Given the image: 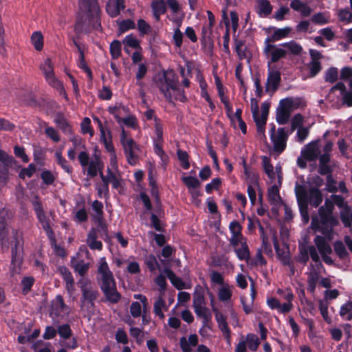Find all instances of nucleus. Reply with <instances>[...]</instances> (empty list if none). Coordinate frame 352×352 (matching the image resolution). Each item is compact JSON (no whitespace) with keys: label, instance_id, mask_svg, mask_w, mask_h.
<instances>
[{"label":"nucleus","instance_id":"nucleus-11","mask_svg":"<svg viewBox=\"0 0 352 352\" xmlns=\"http://www.w3.org/2000/svg\"><path fill=\"white\" fill-rule=\"evenodd\" d=\"M334 97L338 98V101L342 100L347 106H352V93L346 89V87L342 82L337 83L329 91L328 99L333 101Z\"/></svg>","mask_w":352,"mask_h":352},{"label":"nucleus","instance_id":"nucleus-22","mask_svg":"<svg viewBox=\"0 0 352 352\" xmlns=\"http://www.w3.org/2000/svg\"><path fill=\"white\" fill-rule=\"evenodd\" d=\"M280 80V74L278 70L274 69L268 63V76L266 83V89L267 91H275Z\"/></svg>","mask_w":352,"mask_h":352},{"label":"nucleus","instance_id":"nucleus-28","mask_svg":"<svg viewBox=\"0 0 352 352\" xmlns=\"http://www.w3.org/2000/svg\"><path fill=\"white\" fill-rule=\"evenodd\" d=\"M215 313V317L217 322L218 323V326L219 329L221 330L223 333L225 335L227 339L230 338V329L228 327V324L226 322V318L223 316V315L220 313L217 309H216V311H214Z\"/></svg>","mask_w":352,"mask_h":352},{"label":"nucleus","instance_id":"nucleus-54","mask_svg":"<svg viewBox=\"0 0 352 352\" xmlns=\"http://www.w3.org/2000/svg\"><path fill=\"white\" fill-rule=\"evenodd\" d=\"M34 160L38 165L43 166L45 160V151L43 148L38 147L34 150L33 153Z\"/></svg>","mask_w":352,"mask_h":352},{"label":"nucleus","instance_id":"nucleus-30","mask_svg":"<svg viewBox=\"0 0 352 352\" xmlns=\"http://www.w3.org/2000/svg\"><path fill=\"white\" fill-rule=\"evenodd\" d=\"M340 317L347 321L352 320V302L348 301L341 305L340 311Z\"/></svg>","mask_w":352,"mask_h":352},{"label":"nucleus","instance_id":"nucleus-5","mask_svg":"<svg viewBox=\"0 0 352 352\" xmlns=\"http://www.w3.org/2000/svg\"><path fill=\"white\" fill-rule=\"evenodd\" d=\"M156 85L163 94L166 100L175 105L174 100L176 99L172 96L171 91H176V80L175 73L173 69L164 71L162 74H159L156 78Z\"/></svg>","mask_w":352,"mask_h":352},{"label":"nucleus","instance_id":"nucleus-13","mask_svg":"<svg viewBox=\"0 0 352 352\" xmlns=\"http://www.w3.org/2000/svg\"><path fill=\"white\" fill-rule=\"evenodd\" d=\"M264 52L267 58L270 59V63L276 62L287 54V50L282 46V44L279 45H271L269 43V39L265 41Z\"/></svg>","mask_w":352,"mask_h":352},{"label":"nucleus","instance_id":"nucleus-4","mask_svg":"<svg viewBox=\"0 0 352 352\" xmlns=\"http://www.w3.org/2000/svg\"><path fill=\"white\" fill-rule=\"evenodd\" d=\"M333 208V204L326 200L324 205L319 209L318 216L312 218L311 224L313 230L320 232L329 240L332 239V228L338 223L337 219L332 215Z\"/></svg>","mask_w":352,"mask_h":352},{"label":"nucleus","instance_id":"nucleus-7","mask_svg":"<svg viewBox=\"0 0 352 352\" xmlns=\"http://www.w3.org/2000/svg\"><path fill=\"white\" fill-rule=\"evenodd\" d=\"M315 246H310L309 252L311 259L318 263L320 261V256L316 250L318 249L320 252L322 260L328 265L333 263V259L331 258L332 254V249L329 244L326 241L325 239L320 236H316L314 239Z\"/></svg>","mask_w":352,"mask_h":352},{"label":"nucleus","instance_id":"nucleus-1","mask_svg":"<svg viewBox=\"0 0 352 352\" xmlns=\"http://www.w3.org/2000/svg\"><path fill=\"white\" fill-rule=\"evenodd\" d=\"M79 7L84 15L78 16L75 23L77 34H88L101 29V10L98 0H79Z\"/></svg>","mask_w":352,"mask_h":352},{"label":"nucleus","instance_id":"nucleus-43","mask_svg":"<svg viewBox=\"0 0 352 352\" xmlns=\"http://www.w3.org/2000/svg\"><path fill=\"white\" fill-rule=\"evenodd\" d=\"M57 333L59 336L63 340L69 339L72 335V329L68 324H63L58 326Z\"/></svg>","mask_w":352,"mask_h":352},{"label":"nucleus","instance_id":"nucleus-48","mask_svg":"<svg viewBox=\"0 0 352 352\" xmlns=\"http://www.w3.org/2000/svg\"><path fill=\"white\" fill-rule=\"evenodd\" d=\"M36 170V168L35 164L31 163L28 165L27 168H23L21 169L19 173V177L22 179H24L26 176L30 178L32 177Z\"/></svg>","mask_w":352,"mask_h":352},{"label":"nucleus","instance_id":"nucleus-32","mask_svg":"<svg viewBox=\"0 0 352 352\" xmlns=\"http://www.w3.org/2000/svg\"><path fill=\"white\" fill-rule=\"evenodd\" d=\"M31 43L34 49L41 51L43 48V36L39 31L34 32L31 36Z\"/></svg>","mask_w":352,"mask_h":352},{"label":"nucleus","instance_id":"nucleus-37","mask_svg":"<svg viewBox=\"0 0 352 352\" xmlns=\"http://www.w3.org/2000/svg\"><path fill=\"white\" fill-rule=\"evenodd\" d=\"M282 46L287 50V53L289 52L294 55L300 54L302 50V47L294 41L284 43Z\"/></svg>","mask_w":352,"mask_h":352},{"label":"nucleus","instance_id":"nucleus-40","mask_svg":"<svg viewBox=\"0 0 352 352\" xmlns=\"http://www.w3.org/2000/svg\"><path fill=\"white\" fill-rule=\"evenodd\" d=\"M319 281V275L316 272H310L308 276L307 283V290L314 294L316 290V285Z\"/></svg>","mask_w":352,"mask_h":352},{"label":"nucleus","instance_id":"nucleus-41","mask_svg":"<svg viewBox=\"0 0 352 352\" xmlns=\"http://www.w3.org/2000/svg\"><path fill=\"white\" fill-rule=\"evenodd\" d=\"M146 265L151 272H154L155 270H162L161 267L153 254L148 255L144 261Z\"/></svg>","mask_w":352,"mask_h":352},{"label":"nucleus","instance_id":"nucleus-6","mask_svg":"<svg viewBox=\"0 0 352 352\" xmlns=\"http://www.w3.org/2000/svg\"><path fill=\"white\" fill-rule=\"evenodd\" d=\"M128 136L129 133L122 129L120 135V143L127 162L131 166H135L139 162L140 148L133 139Z\"/></svg>","mask_w":352,"mask_h":352},{"label":"nucleus","instance_id":"nucleus-64","mask_svg":"<svg viewBox=\"0 0 352 352\" xmlns=\"http://www.w3.org/2000/svg\"><path fill=\"white\" fill-rule=\"evenodd\" d=\"M304 118L302 115L298 113L296 114L291 120V129L292 131H294L300 127H302Z\"/></svg>","mask_w":352,"mask_h":352},{"label":"nucleus","instance_id":"nucleus-9","mask_svg":"<svg viewBox=\"0 0 352 352\" xmlns=\"http://www.w3.org/2000/svg\"><path fill=\"white\" fill-rule=\"evenodd\" d=\"M16 162L13 156L0 149V187L5 186L8 184L10 168Z\"/></svg>","mask_w":352,"mask_h":352},{"label":"nucleus","instance_id":"nucleus-21","mask_svg":"<svg viewBox=\"0 0 352 352\" xmlns=\"http://www.w3.org/2000/svg\"><path fill=\"white\" fill-rule=\"evenodd\" d=\"M14 245L12 246V258H11V265L12 267V270H16V268H20L23 261V257L19 250L20 241L17 237V234H16L14 236Z\"/></svg>","mask_w":352,"mask_h":352},{"label":"nucleus","instance_id":"nucleus-36","mask_svg":"<svg viewBox=\"0 0 352 352\" xmlns=\"http://www.w3.org/2000/svg\"><path fill=\"white\" fill-rule=\"evenodd\" d=\"M34 281L35 280L32 276H25L23 278L21 282L23 294L26 295L31 291Z\"/></svg>","mask_w":352,"mask_h":352},{"label":"nucleus","instance_id":"nucleus-39","mask_svg":"<svg viewBox=\"0 0 352 352\" xmlns=\"http://www.w3.org/2000/svg\"><path fill=\"white\" fill-rule=\"evenodd\" d=\"M109 51L113 59H118L121 56V43L118 40H113L110 44Z\"/></svg>","mask_w":352,"mask_h":352},{"label":"nucleus","instance_id":"nucleus-38","mask_svg":"<svg viewBox=\"0 0 352 352\" xmlns=\"http://www.w3.org/2000/svg\"><path fill=\"white\" fill-rule=\"evenodd\" d=\"M250 350L252 351H256L259 346V340L258 337L252 333H249L246 336L245 338H244Z\"/></svg>","mask_w":352,"mask_h":352},{"label":"nucleus","instance_id":"nucleus-52","mask_svg":"<svg viewBox=\"0 0 352 352\" xmlns=\"http://www.w3.org/2000/svg\"><path fill=\"white\" fill-rule=\"evenodd\" d=\"M276 292L283 300H286L285 303L293 305L294 294L290 289H278Z\"/></svg>","mask_w":352,"mask_h":352},{"label":"nucleus","instance_id":"nucleus-31","mask_svg":"<svg viewBox=\"0 0 352 352\" xmlns=\"http://www.w3.org/2000/svg\"><path fill=\"white\" fill-rule=\"evenodd\" d=\"M279 186H280L278 184H273L268 189L269 200L275 205H277L280 202V197L278 190Z\"/></svg>","mask_w":352,"mask_h":352},{"label":"nucleus","instance_id":"nucleus-20","mask_svg":"<svg viewBox=\"0 0 352 352\" xmlns=\"http://www.w3.org/2000/svg\"><path fill=\"white\" fill-rule=\"evenodd\" d=\"M125 8V0H108L105 10L111 18H116Z\"/></svg>","mask_w":352,"mask_h":352},{"label":"nucleus","instance_id":"nucleus-10","mask_svg":"<svg viewBox=\"0 0 352 352\" xmlns=\"http://www.w3.org/2000/svg\"><path fill=\"white\" fill-rule=\"evenodd\" d=\"M78 284L80 285V287L82 292L81 302L83 304L87 302L91 307H94V302L99 296L98 291L93 288L90 281L88 280L81 278L78 280Z\"/></svg>","mask_w":352,"mask_h":352},{"label":"nucleus","instance_id":"nucleus-14","mask_svg":"<svg viewBox=\"0 0 352 352\" xmlns=\"http://www.w3.org/2000/svg\"><path fill=\"white\" fill-rule=\"evenodd\" d=\"M230 243L234 247L237 257L240 260H246L249 257V250L245 239L243 235L230 237Z\"/></svg>","mask_w":352,"mask_h":352},{"label":"nucleus","instance_id":"nucleus-12","mask_svg":"<svg viewBox=\"0 0 352 352\" xmlns=\"http://www.w3.org/2000/svg\"><path fill=\"white\" fill-rule=\"evenodd\" d=\"M270 138L274 144V151L280 153L286 147L288 138L287 131L284 128H279L276 134L275 126H273L270 130Z\"/></svg>","mask_w":352,"mask_h":352},{"label":"nucleus","instance_id":"nucleus-56","mask_svg":"<svg viewBox=\"0 0 352 352\" xmlns=\"http://www.w3.org/2000/svg\"><path fill=\"white\" fill-rule=\"evenodd\" d=\"M290 31L291 29L289 28L276 29L274 32L272 36V38L273 41H278L280 39H282L286 37Z\"/></svg>","mask_w":352,"mask_h":352},{"label":"nucleus","instance_id":"nucleus-58","mask_svg":"<svg viewBox=\"0 0 352 352\" xmlns=\"http://www.w3.org/2000/svg\"><path fill=\"white\" fill-rule=\"evenodd\" d=\"M177 159L180 162V166L184 169H188L190 167V162L188 160V155L186 152L177 151Z\"/></svg>","mask_w":352,"mask_h":352},{"label":"nucleus","instance_id":"nucleus-2","mask_svg":"<svg viewBox=\"0 0 352 352\" xmlns=\"http://www.w3.org/2000/svg\"><path fill=\"white\" fill-rule=\"evenodd\" d=\"M98 273L100 276V278L98 277L100 288L106 300L112 304L118 303L120 300L122 295L117 289L113 274L110 270L104 257L100 259Z\"/></svg>","mask_w":352,"mask_h":352},{"label":"nucleus","instance_id":"nucleus-19","mask_svg":"<svg viewBox=\"0 0 352 352\" xmlns=\"http://www.w3.org/2000/svg\"><path fill=\"white\" fill-rule=\"evenodd\" d=\"M318 141L311 142L305 145L301 151V155L308 161H314L320 157V150Z\"/></svg>","mask_w":352,"mask_h":352},{"label":"nucleus","instance_id":"nucleus-49","mask_svg":"<svg viewBox=\"0 0 352 352\" xmlns=\"http://www.w3.org/2000/svg\"><path fill=\"white\" fill-rule=\"evenodd\" d=\"M41 178L43 183L47 186L52 185L56 180V177L49 170H43L41 173Z\"/></svg>","mask_w":352,"mask_h":352},{"label":"nucleus","instance_id":"nucleus-46","mask_svg":"<svg viewBox=\"0 0 352 352\" xmlns=\"http://www.w3.org/2000/svg\"><path fill=\"white\" fill-rule=\"evenodd\" d=\"M318 307L320 311V314L323 318V319L327 322L331 323V319L329 316L328 313V303L323 300H318Z\"/></svg>","mask_w":352,"mask_h":352},{"label":"nucleus","instance_id":"nucleus-60","mask_svg":"<svg viewBox=\"0 0 352 352\" xmlns=\"http://www.w3.org/2000/svg\"><path fill=\"white\" fill-rule=\"evenodd\" d=\"M81 130L83 134L89 133L90 136H93L94 131L91 126V120L89 118H85L81 123Z\"/></svg>","mask_w":352,"mask_h":352},{"label":"nucleus","instance_id":"nucleus-55","mask_svg":"<svg viewBox=\"0 0 352 352\" xmlns=\"http://www.w3.org/2000/svg\"><path fill=\"white\" fill-rule=\"evenodd\" d=\"M13 149L14 153L16 157L20 158L24 163H28L29 162V157L26 155L25 148L23 146L16 145L14 146Z\"/></svg>","mask_w":352,"mask_h":352},{"label":"nucleus","instance_id":"nucleus-61","mask_svg":"<svg viewBox=\"0 0 352 352\" xmlns=\"http://www.w3.org/2000/svg\"><path fill=\"white\" fill-rule=\"evenodd\" d=\"M74 271L78 272L81 276H84L88 272L89 266L88 263H85L83 261L73 265Z\"/></svg>","mask_w":352,"mask_h":352},{"label":"nucleus","instance_id":"nucleus-34","mask_svg":"<svg viewBox=\"0 0 352 352\" xmlns=\"http://www.w3.org/2000/svg\"><path fill=\"white\" fill-rule=\"evenodd\" d=\"M291 113L285 110L280 104L276 109V121L279 124H284L287 122Z\"/></svg>","mask_w":352,"mask_h":352},{"label":"nucleus","instance_id":"nucleus-57","mask_svg":"<svg viewBox=\"0 0 352 352\" xmlns=\"http://www.w3.org/2000/svg\"><path fill=\"white\" fill-rule=\"evenodd\" d=\"M153 12H157L161 14L165 13L166 10V5L163 0L153 1L151 4Z\"/></svg>","mask_w":352,"mask_h":352},{"label":"nucleus","instance_id":"nucleus-29","mask_svg":"<svg viewBox=\"0 0 352 352\" xmlns=\"http://www.w3.org/2000/svg\"><path fill=\"white\" fill-rule=\"evenodd\" d=\"M100 142L104 144L106 150L113 155L116 158V151L112 142V134L109 130L107 131V136L106 133L100 135Z\"/></svg>","mask_w":352,"mask_h":352},{"label":"nucleus","instance_id":"nucleus-24","mask_svg":"<svg viewBox=\"0 0 352 352\" xmlns=\"http://www.w3.org/2000/svg\"><path fill=\"white\" fill-rule=\"evenodd\" d=\"M66 308L67 305L62 296L57 295L56 302L52 305L50 316L51 317H59L61 315V312H63Z\"/></svg>","mask_w":352,"mask_h":352},{"label":"nucleus","instance_id":"nucleus-16","mask_svg":"<svg viewBox=\"0 0 352 352\" xmlns=\"http://www.w3.org/2000/svg\"><path fill=\"white\" fill-rule=\"evenodd\" d=\"M263 166L270 183L272 184H278L280 186L282 182L281 167L278 165L274 168L266 157L263 158Z\"/></svg>","mask_w":352,"mask_h":352},{"label":"nucleus","instance_id":"nucleus-27","mask_svg":"<svg viewBox=\"0 0 352 352\" xmlns=\"http://www.w3.org/2000/svg\"><path fill=\"white\" fill-rule=\"evenodd\" d=\"M300 99L296 98H286L285 99H282L279 102V104L285 110H287L289 113H291L295 109H298L300 106Z\"/></svg>","mask_w":352,"mask_h":352},{"label":"nucleus","instance_id":"nucleus-23","mask_svg":"<svg viewBox=\"0 0 352 352\" xmlns=\"http://www.w3.org/2000/svg\"><path fill=\"white\" fill-rule=\"evenodd\" d=\"M267 305L270 309H276L281 314L288 313L293 308V305H291L290 303L281 304L278 299L274 297H270L267 299Z\"/></svg>","mask_w":352,"mask_h":352},{"label":"nucleus","instance_id":"nucleus-18","mask_svg":"<svg viewBox=\"0 0 352 352\" xmlns=\"http://www.w3.org/2000/svg\"><path fill=\"white\" fill-rule=\"evenodd\" d=\"M332 147L333 143L330 141L327 142L323 147V153L320 155L319 173L321 175L327 174L330 171V166L328 163L330 160V153Z\"/></svg>","mask_w":352,"mask_h":352},{"label":"nucleus","instance_id":"nucleus-51","mask_svg":"<svg viewBox=\"0 0 352 352\" xmlns=\"http://www.w3.org/2000/svg\"><path fill=\"white\" fill-rule=\"evenodd\" d=\"M55 122L58 127L65 133H70L72 131L71 126L69 124L67 120L63 116H58Z\"/></svg>","mask_w":352,"mask_h":352},{"label":"nucleus","instance_id":"nucleus-42","mask_svg":"<svg viewBox=\"0 0 352 352\" xmlns=\"http://www.w3.org/2000/svg\"><path fill=\"white\" fill-rule=\"evenodd\" d=\"M137 25L140 36L149 34L152 31L151 26L144 19H138Z\"/></svg>","mask_w":352,"mask_h":352},{"label":"nucleus","instance_id":"nucleus-3","mask_svg":"<svg viewBox=\"0 0 352 352\" xmlns=\"http://www.w3.org/2000/svg\"><path fill=\"white\" fill-rule=\"evenodd\" d=\"M296 196L298 200L301 215L305 222L309 220L307 211L308 202L317 207L322 201L320 191L316 187H311L310 184L303 182L296 183L295 188Z\"/></svg>","mask_w":352,"mask_h":352},{"label":"nucleus","instance_id":"nucleus-26","mask_svg":"<svg viewBox=\"0 0 352 352\" xmlns=\"http://www.w3.org/2000/svg\"><path fill=\"white\" fill-rule=\"evenodd\" d=\"M198 343V337L196 334H191L188 338L183 337L180 339V346L183 352H191L192 348Z\"/></svg>","mask_w":352,"mask_h":352},{"label":"nucleus","instance_id":"nucleus-47","mask_svg":"<svg viewBox=\"0 0 352 352\" xmlns=\"http://www.w3.org/2000/svg\"><path fill=\"white\" fill-rule=\"evenodd\" d=\"M7 222L6 218L0 215V236L2 246H5L7 249L8 246L6 245V241L5 239L7 234Z\"/></svg>","mask_w":352,"mask_h":352},{"label":"nucleus","instance_id":"nucleus-63","mask_svg":"<svg viewBox=\"0 0 352 352\" xmlns=\"http://www.w3.org/2000/svg\"><path fill=\"white\" fill-rule=\"evenodd\" d=\"M58 271L65 283L74 280L71 272L67 267L60 266L58 268Z\"/></svg>","mask_w":352,"mask_h":352},{"label":"nucleus","instance_id":"nucleus-8","mask_svg":"<svg viewBox=\"0 0 352 352\" xmlns=\"http://www.w3.org/2000/svg\"><path fill=\"white\" fill-rule=\"evenodd\" d=\"M32 205L38 221L41 224L43 230L45 232L47 238L50 241V243H56L55 233L52 228L49 218L45 215L41 201L35 200L32 201Z\"/></svg>","mask_w":352,"mask_h":352},{"label":"nucleus","instance_id":"nucleus-17","mask_svg":"<svg viewBox=\"0 0 352 352\" xmlns=\"http://www.w3.org/2000/svg\"><path fill=\"white\" fill-rule=\"evenodd\" d=\"M268 110L269 105L265 102L261 104V113H258L255 121L256 125L257 135L258 138L261 140L265 139V126L266 124Z\"/></svg>","mask_w":352,"mask_h":352},{"label":"nucleus","instance_id":"nucleus-53","mask_svg":"<svg viewBox=\"0 0 352 352\" xmlns=\"http://www.w3.org/2000/svg\"><path fill=\"white\" fill-rule=\"evenodd\" d=\"M123 43L126 45L133 49L140 48V41L132 34L126 36L124 39L123 40Z\"/></svg>","mask_w":352,"mask_h":352},{"label":"nucleus","instance_id":"nucleus-59","mask_svg":"<svg viewBox=\"0 0 352 352\" xmlns=\"http://www.w3.org/2000/svg\"><path fill=\"white\" fill-rule=\"evenodd\" d=\"M87 219H88V214L85 208H80V210H78L75 213V215L74 217V221L78 223L85 222L87 221Z\"/></svg>","mask_w":352,"mask_h":352},{"label":"nucleus","instance_id":"nucleus-44","mask_svg":"<svg viewBox=\"0 0 352 352\" xmlns=\"http://www.w3.org/2000/svg\"><path fill=\"white\" fill-rule=\"evenodd\" d=\"M118 24L119 31L121 33L126 32L129 30H133L135 28V22L131 19H124L120 21H117Z\"/></svg>","mask_w":352,"mask_h":352},{"label":"nucleus","instance_id":"nucleus-35","mask_svg":"<svg viewBox=\"0 0 352 352\" xmlns=\"http://www.w3.org/2000/svg\"><path fill=\"white\" fill-rule=\"evenodd\" d=\"M196 315L203 319V322L206 324L210 318V310L206 307L202 305L200 307H194Z\"/></svg>","mask_w":352,"mask_h":352},{"label":"nucleus","instance_id":"nucleus-25","mask_svg":"<svg viewBox=\"0 0 352 352\" xmlns=\"http://www.w3.org/2000/svg\"><path fill=\"white\" fill-rule=\"evenodd\" d=\"M217 295L220 301L230 305L232 296V287L228 284H223L219 288Z\"/></svg>","mask_w":352,"mask_h":352},{"label":"nucleus","instance_id":"nucleus-62","mask_svg":"<svg viewBox=\"0 0 352 352\" xmlns=\"http://www.w3.org/2000/svg\"><path fill=\"white\" fill-rule=\"evenodd\" d=\"M182 179L188 188H194L199 185L198 179L193 175L182 177Z\"/></svg>","mask_w":352,"mask_h":352},{"label":"nucleus","instance_id":"nucleus-33","mask_svg":"<svg viewBox=\"0 0 352 352\" xmlns=\"http://www.w3.org/2000/svg\"><path fill=\"white\" fill-rule=\"evenodd\" d=\"M257 10L260 16H266L272 10L270 2L267 0H258L257 2Z\"/></svg>","mask_w":352,"mask_h":352},{"label":"nucleus","instance_id":"nucleus-50","mask_svg":"<svg viewBox=\"0 0 352 352\" xmlns=\"http://www.w3.org/2000/svg\"><path fill=\"white\" fill-rule=\"evenodd\" d=\"M98 155H94V160H91L88 164L87 175L90 177H94L97 175L96 167L98 166Z\"/></svg>","mask_w":352,"mask_h":352},{"label":"nucleus","instance_id":"nucleus-45","mask_svg":"<svg viewBox=\"0 0 352 352\" xmlns=\"http://www.w3.org/2000/svg\"><path fill=\"white\" fill-rule=\"evenodd\" d=\"M202 305H206L204 292L201 287L196 288L193 298V307H200Z\"/></svg>","mask_w":352,"mask_h":352},{"label":"nucleus","instance_id":"nucleus-15","mask_svg":"<svg viewBox=\"0 0 352 352\" xmlns=\"http://www.w3.org/2000/svg\"><path fill=\"white\" fill-rule=\"evenodd\" d=\"M162 264L164 265L163 270L164 274H160L155 278L156 284L161 289L164 290L166 287V276L170 280L171 284L176 288V274L169 268V263L164 260H161Z\"/></svg>","mask_w":352,"mask_h":352}]
</instances>
